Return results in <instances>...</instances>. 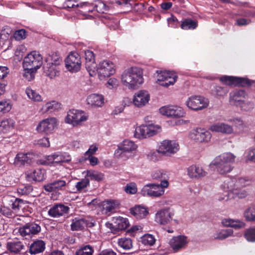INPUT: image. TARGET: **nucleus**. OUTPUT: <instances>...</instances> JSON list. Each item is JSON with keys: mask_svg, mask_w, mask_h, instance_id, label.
Returning <instances> with one entry per match:
<instances>
[{"mask_svg": "<svg viewBox=\"0 0 255 255\" xmlns=\"http://www.w3.org/2000/svg\"><path fill=\"white\" fill-rule=\"evenodd\" d=\"M122 83L130 89H134L143 82L142 71L137 67L126 70L122 75Z\"/></svg>", "mask_w": 255, "mask_h": 255, "instance_id": "f257e3e1", "label": "nucleus"}, {"mask_svg": "<svg viewBox=\"0 0 255 255\" xmlns=\"http://www.w3.org/2000/svg\"><path fill=\"white\" fill-rule=\"evenodd\" d=\"M236 156L231 152L224 153L216 157L212 164L216 167L221 174L231 172L233 169L232 164L235 162Z\"/></svg>", "mask_w": 255, "mask_h": 255, "instance_id": "f03ea898", "label": "nucleus"}, {"mask_svg": "<svg viewBox=\"0 0 255 255\" xmlns=\"http://www.w3.org/2000/svg\"><path fill=\"white\" fill-rule=\"evenodd\" d=\"M230 102L232 105L240 106L241 108L245 111H249L254 108V104L251 102L247 103L249 107H246L245 97L246 93L244 90L235 91L231 92L230 94Z\"/></svg>", "mask_w": 255, "mask_h": 255, "instance_id": "7ed1b4c3", "label": "nucleus"}, {"mask_svg": "<svg viewBox=\"0 0 255 255\" xmlns=\"http://www.w3.org/2000/svg\"><path fill=\"white\" fill-rule=\"evenodd\" d=\"M221 188L226 193V195L224 197L219 199L220 200L228 201L230 199H242L247 197L248 195V192L244 189L238 187H229L223 183L221 186Z\"/></svg>", "mask_w": 255, "mask_h": 255, "instance_id": "20e7f679", "label": "nucleus"}, {"mask_svg": "<svg viewBox=\"0 0 255 255\" xmlns=\"http://www.w3.org/2000/svg\"><path fill=\"white\" fill-rule=\"evenodd\" d=\"M137 145L134 142L129 140H125L118 146V148L115 151V156L124 160L128 158L127 153L134 151Z\"/></svg>", "mask_w": 255, "mask_h": 255, "instance_id": "39448f33", "label": "nucleus"}, {"mask_svg": "<svg viewBox=\"0 0 255 255\" xmlns=\"http://www.w3.org/2000/svg\"><path fill=\"white\" fill-rule=\"evenodd\" d=\"M160 130L158 126L152 124L142 125L136 128L134 136L138 138H145L153 136Z\"/></svg>", "mask_w": 255, "mask_h": 255, "instance_id": "423d86ee", "label": "nucleus"}, {"mask_svg": "<svg viewBox=\"0 0 255 255\" xmlns=\"http://www.w3.org/2000/svg\"><path fill=\"white\" fill-rule=\"evenodd\" d=\"M173 215L174 213L170 209H162L156 213L155 221L160 225H165L171 223L175 225L178 224V221L172 219Z\"/></svg>", "mask_w": 255, "mask_h": 255, "instance_id": "0eeeda50", "label": "nucleus"}, {"mask_svg": "<svg viewBox=\"0 0 255 255\" xmlns=\"http://www.w3.org/2000/svg\"><path fill=\"white\" fill-rule=\"evenodd\" d=\"M43 64V58L38 52L32 51L24 57L23 67H30L37 70Z\"/></svg>", "mask_w": 255, "mask_h": 255, "instance_id": "6e6552de", "label": "nucleus"}, {"mask_svg": "<svg viewBox=\"0 0 255 255\" xmlns=\"http://www.w3.org/2000/svg\"><path fill=\"white\" fill-rule=\"evenodd\" d=\"M88 116L82 111L70 110L67 112L65 122L76 126L87 120Z\"/></svg>", "mask_w": 255, "mask_h": 255, "instance_id": "1a4fd4ad", "label": "nucleus"}, {"mask_svg": "<svg viewBox=\"0 0 255 255\" xmlns=\"http://www.w3.org/2000/svg\"><path fill=\"white\" fill-rule=\"evenodd\" d=\"M41 230L40 223L33 222L26 223L22 227H19L18 232L22 237L27 239L38 234Z\"/></svg>", "mask_w": 255, "mask_h": 255, "instance_id": "9d476101", "label": "nucleus"}, {"mask_svg": "<svg viewBox=\"0 0 255 255\" xmlns=\"http://www.w3.org/2000/svg\"><path fill=\"white\" fill-rule=\"evenodd\" d=\"M207 99L200 96H192L188 98L186 104L187 107L194 111L201 110L208 106Z\"/></svg>", "mask_w": 255, "mask_h": 255, "instance_id": "9b49d317", "label": "nucleus"}, {"mask_svg": "<svg viewBox=\"0 0 255 255\" xmlns=\"http://www.w3.org/2000/svg\"><path fill=\"white\" fill-rule=\"evenodd\" d=\"M65 66L71 72H76L80 70L81 57L77 52H71L65 59Z\"/></svg>", "mask_w": 255, "mask_h": 255, "instance_id": "f8f14e48", "label": "nucleus"}, {"mask_svg": "<svg viewBox=\"0 0 255 255\" xmlns=\"http://www.w3.org/2000/svg\"><path fill=\"white\" fill-rule=\"evenodd\" d=\"M164 188L160 184H149L142 188L140 193L143 196L158 197L164 194Z\"/></svg>", "mask_w": 255, "mask_h": 255, "instance_id": "ddd939ff", "label": "nucleus"}, {"mask_svg": "<svg viewBox=\"0 0 255 255\" xmlns=\"http://www.w3.org/2000/svg\"><path fill=\"white\" fill-rule=\"evenodd\" d=\"M114 64L109 61L105 60L100 62L98 67L96 66V73L99 78L103 79L113 74L115 72Z\"/></svg>", "mask_w": 255, "mask_h": 255, "instance_id": "4468645a", "label": "nucleus"}, {"mask_svg": "<svg viewBox=\"0 0 255 255\" xmlns=\"http://www.w3.org/2000/svg\"><path fill=\"white\" fill-rule=\"evenodd\" d=\"M157 82L161 86L168 87L173 85L177 79V76L167 71H156Z\"/></svg>", "mask_w": 255, "mask_h": 255, "instance_id": "2eb2a0df", "label": "nucleus"}, {"mask_svg": "<svg viewBox=\"0 0 255 255\" xmlns=\"http://www.w3.org/2000/svg\"><path fill=\"white\" fill-rule=\"evenodd\" d=\"M179 150V145L174 141L165 140L161 142L157 151L167 156L174 154Z\"/></svg>", "mask_w": 255, "mask_h": 255, "instance_id": "dca6fc26", "label": "nucleus"}, {"mask_svg": "<svg viewBox=\"0 0 255 255\" xmlns=\"http://www.w3.org/2000/svg\"><path fill=\"white\" fill-rule=\"evenodd\" d=\"M220 81L226 85L244 87L251 85V81L248 79L233 76H223L220 78Z\"/></svg>", "mask_w": 255, "mask_h": 255, "instance_id": "f3484780", "label": "nucleus"}, {"mask_svg": "<svg viewBox=\"0 0 255 255\" xmlns=\"http://www.w3.org/2000/svg\"><path fill=\"white\" fill-rule=\"evenodd\" d=\"M159 112L162 115L172 118H180L185 115L182 108L175 106L162 107L160 108Z\"/></svg>", "mask_w": 255, "mask_h": 255, "instance_id": "a211bd4d", "label": "nucleus"}, {"mask_svg": "<svg viewBox=\"0 0 255 255\" xmlns=\"http://www.w3.org/2000/svg\"><path fill=\"white\" fill-rule=\"evenodd\" d=\"M85 58L86 60L85 67L91 76L96 74V63H95V54L90 50L85 51Z\"/></svg>", "mask_w": 255, "mask_h": 255, "instance_id": "6ab92c4d", "label": "nucleus"}, {"mask_svg": "<svg viewBox=\"0 0 255 255\" xmlns=\"http://www.w3.org/2000/svg\"><path fill=\"white\" fill-rule=\"evenodd\" d=\"M56 125V119L54 118H47L40 122L36 129L40 132H44L47 134L52 132Z\"/></svg>", "mask_w": 255, "mask_h": 255, "instance_id": "aec40b11", "label": "nucleus"}, {"mask_svg": "<svg viewBox=\"0 0 255 255\" xmlns=\"http://www.w3.org/2000/svg\"><path fill=\"white\" fill-rule=\"evenodd\" d=\"M46 159L48 163H61L69 162L71 160V157L68 153L57 152L48 155Z\"/></svg>", "mask_w": 255, "mask_h": 255, "instance_id": "412c9836", "label": "nucleus"}, {"mask_svg": "<svg viewBox=\"0 0 255 255\" xmlns=\"http://www.w3.org/2000/svg\"><path fill=\"white\" fill-rule=\"evenodd\" d=\"M114 222L109 224V227L114 233H117L121 230L127 229L129 226L128 220L127 218L119 217L115 218Z\"/></svg>", "mask_w": 255, "mask_h": 255, "instance_id": "4be33fe9", "label": "nucleus"}, {"mask_svg": "<svg viewBox=\"0 0 255 255\" xmlns=\"http://www.w3.org/2000/svg\"><path fill=\"white\" fill-rule=\"evenodd\" d=\"M192 137L199 142H207L211 137V134L209 131L201 128H196L192 130Z\"/></svg>", "mask_w": 255, "mask_h": 255, "instance_id": "5701e85b", "label": "nucleus"}, {"mask_svg": "<svg viewBox=\"0 0 255 255\" xmlns=\"http://www.w3.org/2000/svg\"><path fill=\"white\" fill-rule=\"evenodd\" d=\"M188 243L187 238L185 236L180 235L173 237L169 241V245L174 252H177L184 248Z\"/></svg>", "mask_w": 255, "mask_h": 255, "instance_id": "b1692460", "label": "nucleus"}, {"mask_svg": "<svg viewBox=\"0 0 255 255\" xmlns=\"http://www.w3.org/2000/svg\"><path fill=\"white\" fill-rule=\"evenodd\" d=\"M70 208L62 204H56L53 205L48 211V214L51 217L58 218L69 213Z\"/></svg>", "mask_w": 255, "mask_h": 255, "instance_id": "393cba45", "label": "nucleus"}, {"mask_svg": "<svg viewBox=\"0 0 255 255\" xmlns=\"http://www.w3.org/2000/svg\"><path fill=\"white\" fill-rule=\"evenodd\" d=\"M12 30L8 26H6L1 29L0 33V45L1 47H6L5 50L9 48L12 40Z\"/></svg>", "mask_w": 255, "mask_h": 255, "instance_id": "a878e982", "label": "nucleus"}, {"mask_svg": "<svg viewBox=\"0 0 255 255\" xmlns=\"http://www.w3.org/2000/svg\"><path fill=\"white\" fill-rule=\"evenodd\" d=\"M150 99V96L146 91H140L135 94L132 102L134 106L137 107H142L148 103Z\"/></svg>", "mask_w": 255, "mask_h": 255, "instance_id": "bb28decb", "label": "nucleus"}, {"mask_svg": "<svg viewBox=\"0 0 255 255\" xmlns=\"http://www.w3.org/2000/svg\"><path fill=\"white\" fill-rule=\"evenodd\" d=\"M225 185L227 186V188L232 187H237L240 188H243L247 186H249L251 181L243 178H228L223 182Z\"/></svg>", "mask_w": 255, "mask_h": 255, "instance_id": "cd10ccee", "label": "nucleus"}, {"mask_svg": "<svg viewBox=\"0 0 255 255\" xmlns=\"http://www.w3.org/2000/svg\"><path fill=\"white\" fill-rule=\"evenodd\" d=\"M45 171L44 169L38 168L33 171H28L26 173V178L28 181L40 182L45 179Z\"/></svg>", "mask_w": 255, "mask_h": 255, "instance_id": "c85d7f7f", "label": "nucleus"}, {"mask_svg": "<svg viewBox=\"0 0 255 255\" xmlns=\"http://www.w3.org/2000/svg\"><path fill=\"white\" fill-rule=\"evenodd\" d=\"M60 65L46 63L43 66L44 72L51 79L58 76L60 74Z\"/></svg>", "mask_w": 255, "mask_h": 255, "instance_id": "c756f323", "label": "nucleus"}, {"mask_svg": "<svg viewBox=\"0 0 255 255\" xmlns=\"http://www.w3.org/2000/svg\"><path fill=\"white\" fill-rule=\"evenodd\" d=\"M66 185V181L58 179L53 182L45 185L44 188L46 191L52 192L58 190H62Z\"/></svg>", "mask_w": 255, "mask_h": 255, "instance_id": "7c9ffc66", "label": "nucleus"}, {"mask_svg": "<svg viewBox=\"0 0 255 255\" xmlns=\"http://www.w3.org/2000/svg\"><path fill=\"white\" fill-rule=\"evenodd\" d=\"M33 155L30 153H18L14 159V164L17 166L29 164L31 162Z\"/></svg>", "mask_w": 255, "mask_h": 255, "instance_id": "2f4dec72", "label": "nucleus"}, {"mask_svg": "<svg viewBox=\"0 0 255 255\" xmlns=\"http://www.w3.org/2000/svg\"><path fill=\"white\" fill-rule=\"evenodd\" d=\"M187 174L190 178H199L206 176L207 172L200 166L191 165L187 168Z\"/></svg>", "mask_w": 255, "mask_h": 255, "instance_id": "473e14b6", "label": "nucleus"}, {"mask_svg": "<svg viewBox=\"0 0 255 255\" xmlns=\"http://www.w3.org/2000/svg\"><path fill=\"white\" fill-rule=\"evenodd\" d=\"M209 129L212 131L231 134L233 132L232 126L223 123H218L210 126Z\"/></svg>", "mask_w": 255, "mask_h": 255, "instance_id": "72a5a7b5", "label": "nucleus"}, {"mask_svg": "<svg viewBox=\"0 0 255 255\" xmlns=\"http://www.w3.org/2000/svg\"><path fill=\"white\" fill-rule=\"evenodd\" d=\"M45 249V243L41 240H36L29 246V253L36 255L42 253Z\"/></svg>", "mask_w": 255, "mask_h": 255, "instance_id": "f704fd0d", "label": "nucleus"}, {"mask_svg": "<svg viewBox=\"0 0 255 255\" xmlns=\"http://www.w3.org/2000/svg\"><path fill=\"white\" fill-rule=\"evenodd\" d=\"M153 179L161 181L160 185L163 187H167L169 183L168 180L169 178L168 174L166 171L157 170L152 174Z\"/></svg>", "mask_w": 255, "mask_h": 255, "instance_id": "c9c22d12", "label": "nucleus"}, {"mask_svg": "<svg viewBox=\"0 0 255 255\" xmlns=\"http://www.w3.org/2000/svg\"><path fill=\"white\" fill-rule=\"evenodd\" d=\"M104 97L101 95L91 94L89 95L86 100L87 104L93 107H101L104 104Z\"/></svg>", "mask_w": 255, "mask_h": 255, "instance_id": "e433bc0d", "label": "nucleus"}, {"mask_svg": "<svg viewBox=\"0 0 255 255\" xmlns=\"http://www.w3.org/2000/svg\"><path fill=\"white\" fill-rule=\"evenodd\" d=\"M61 108V104L55 101H52L46 103L40 109V112L42 114L52 113Z\"/></svg>", "mask_w": 255, "mask_h": 255, "instance_id": "4c0bfd02", "label": "nucleus"}, {"mask_svg": "<svg viewBox=\"0 0 255 255\" xmlns=\"http://www.w3.org/2000/svg\"><path fill=\"white\" fill-rule=\"evenodd\" d=\"M130 213L137 219L144 218L148 214V211L144 207L136 206L130 210Z\"/></svg>", "mask_w": 255, "mask_h": 255, "instance_id": "58836bf2", "label": "nucleus"}, {"mask_svg": "<svg viewBox=\"0 0 255 255\" xmlns=\"http://www.w3.org/2000/svg\"><path fill=\"white\" fill-rule=\"evenodd\" d=\"M6 248L9 252L17 254L24 249V246L20 241H12L7 243Z\"/></svg>", "mask_w": 255, "mask_h": 255, "instance_id": "ea45409f", "label": "nucleus"}, {"mask_svg": "<svg viewBox=\"0 0 255 255\" xmlns=\"http://www.w3.org/2000/svg\"><path fill=\"white\" fill-rule=\"evenodd\" d=\"M222 223L224 226L231 227L235 229H240L245 226V224L243 222L231 219H224L222 220Z\"/></svg>", "mask_w": 255, "mask_h": 255, "instance_id": "a19ab883", "label": "nucleus"}, {"mask_svg": "<svg viewBox=\"0 0 255 255\" xmlns=\"http://www.w3.org/2000/svg\"><path fill=\"white\" fill-rule=\"evenodd\" d=\"M14 122L11 119H5L0 123V132L5 133L13 128Z\"/></svg>", "mask_w": 255, "mask_h": 255, "instance_id": "79ce46f5", "label": "nucleus"}, {"mask_svg": "<svg viewBox=\"0 0 255 255\" xmlns=\"http://www.w3.org/2000/svg\"><path fill=\"white\" fill-rule=\"evenodd\" d=\"M62 60L60 55L55 52H51L45 59L46 63L61 65Z\"/></svg>", "mask_w": 255, "mask_h": 255, "instance_id": "37998d69", "label": "nucleus"}, {"mask_svg": "<svg viewBox=\"0 0 255 255\" xmlns=\"http://www.w3.org/2000/svg\"><path fill=\"white\" fill-rule=\"evenodd\" d=\"M7 202L8 205L11 207L12 212L17 213L20 210V204L22 203V200L19 198L11 199L10 200L5 199Z\"/></svg>", "mask_w": 255, "mask_h": 255, "instance_id": "c03bdc74", "label": "nucleus"}, {"mask_svg": "<svg viewBox=\"0 0 255 255\" xmlns=\"http://www.w3.org/2000/svg\"><path fill=\"white\" fill-rule=\"evenodd\" d=\"M94 248L89 245H84L78 249L75 253L76 255H93Z\"/></svg>", "mask_w": 255, "mask_h": 255, "instance_id": "a18cd8bd", "label": "nucleus"}, {"mask_svg": "<svg viewBox=\"0 0 255 255\" xmlns=\"http://www.w3.org/2000/svg\"><path fill=\"white\" fill-rule=\"evenodd\" d=\"M85 219L83 218H75L71 225L73 231L81 230L85 228Z\"/></svg>", "mask_w": 255, "mask_h": 255, "instance_id": "49530a36", "label": "nucleus"}, {"mask_svg": "<svg viewBox=\"0 0 255 255\" xmlns=\"http://www.w3.org/2000/svg\"><path fill=\"white\" fill-rule=\"evenodd\" d=\"M233 234V231L231 229L221 230L216 234L214 238L216 239L224 240Z\"/></svg>", "mask_w": 255, "mask_h": 255, "instance_id": "de8ad7c7", "label": "nucleus"}, {"mask_svg": "<svg viewBox=\"0 0 255 255\" xmlns=\"http://www.w3.org/2000/svg\"><path fill=\"white\" fill-rule=\"evenodd\" d=\"M198 26L197 21L191 19H186L182 23L181 27L183 29H194Z\"/></svg>", "mask_w": 255, "mask_h": 255, "instance_id": "09e8293b", "label": "nucleus"}, {"mask_svg": "<svg viewBox=\"0 0 255 255\" xmlns=\"http://www.w3.org/2000/svg\"><path fill=\"white\" fill-rule=\"evenodd\" d=\"M25 92L28 97L34 102H41L42 99L41 96L35 91L33 90L30 88L26 89Z\"/></svg>", "mask_w": 255, "mask_h": 255, "instance_id": "8fccbe9b", "label": "nucleus"}, {"mask_svg": "<svg viewBox=\"0 0 255 255\" xmlns=\"http://www.w3.org/2000/svg\"><path fill=\"white\" fill-rule=\"evenodd\" d=\"M244 216L248 221H255V205H252L244 212Z\"/></svg>", "mask_w": 255, "mask_h": 255, "instance_id": "3c124183", "label": "nucleus"}, {"mask_svg": "<svg viewBox=\"0 0 255 255\" xmlns=\"http://www.w3.org/2000/svg\"><path fill=\"white\" fill-rule=\"evenodd\" d=\"M87 176L92 180L97 181H101L104 178V174L95 170H88L87 172Z\"/></svg>", "mask_w": 255, "mask_h": 255, "instance_id": "603ef678", "label": "nucleus"}, {"mask_svg": "<svg viewBox=\"0 0 255 255\" xmlns=\"http://www.w3.org/2000/svg\"><path fill=\"white\" fill-rule=\"evenodd\" d=\"M118 243L119 246L125 250H129L132 247V241L130 238L119 239Z\"/></svg>", "mask_w": 255, "mask_h": 255, "instance_id": "864d4df0", "label": "nucleus"}, {"mask_svg": "<svg viewBox=\"0 0 255 255\" xmlns=\"http://www.w3.org/2000/svg\"><path fill=\"white\" fill-rule=\"evenodd\" d=\"M23 77L28 81L32 80L34 78V74L37 70H34V69L30 67H23Z\"/></svg>", "mask_w": 255, "mask_h": 255, "instance_id": "5fc2aeb1", "label": "nucleus"}, {"mask_svg": "<svg viewBox=\"0 0 255 255\" xmlns=\"http://www.w3.org/2000/svg\"><path fill=\"white\" fill-rule=\"evenodd\" d=\"M89 184L90 181L89 179L85 178L78 182L75 185V187L78 191L82 192L83 191H85V188L89 185Z\"/></svg>", "mask_w": 255, "mask_h": 255, "instance_id": "6e6d98bb", "label": "nucleus"}, {"mask_svg": "<svg viewBox=\"0 0 255 255\" xmlns=\"http://www.w3.org/2000/svg\"><path fill=\"white\" fill-rule=\"evenodd\" d=\"M244 237L249 242H255V228L247 229L244 234Z\"/></svg>", "mask_w": 255, "mask_h": 255, "instance_id": "4d7b16f0", "label": "nucleus"}, {"mask_svg": "<svg viewBox=\"0 0 255 255\" xmlns=\"http://www.w3.org/2000/svg\"><path fill=\"white\" fill-rule=\"evenodd\" d=\"M141 242L144 245L152 246L155 242V239L152 235L146 234L141 238Z\"/></svg>", "mask_w": 255, "mask_h": 255, "instance_id": "13d9d810", "label": "nucleus"}, {"mask_svg": "<svg viewBox=\"0 0 255 255\" xmlns=\"http://www.w3.org/2000/svg\"><path fill=\"white\" fill-rule=\"evenodd\" d=\"M95 9L99 13H104L109 10V7L102 1H98V3L94 5Z\"/></svg>", "mask_w": 255, "mask_h": 255, "instance_id": "bf43d9fd", "label": "nucleus"}, {"mask_svg": "<svg viewBox=\"0 0 255 255\" xmlns=\"http://www.w3.org/2000/svg\"><path fill=\"white\" fill-rule=\"evenodd\" d=\"M103 210L105 212L106 214H108L113 212L115 209V205L114 203L111 201H106L103 204Z\"/></svg>", "mask_w": 255, "mask_h": 255, "instance_id": "052dcab7", "label": "nucleus"}, {"mask_svg": "<svg viewBox=\"0 0 255 255\" xmlns=\"http://www.w3.org/2000/svg\"><path fill=\"white\" fill-rule=\"evenodd\" d=\"M125 191L130 194H134L137 192V189L135 183L133 182L129 183L124 187Z\"/></svg>", "mask_w": 255, "mask_h": 255, "instance_id": "680f3d73", "label": "nucleus"}, {"mask_svg": "<svg viewBox=\"0 0 255 255\" xmlns=\"http://www.w3.org/2000/svg\"><path fill=\"white\" fill-rule=\"evenodd\" d=\"M228 92V90L227 88L220 86H216L212 90V93L219 96H223L227 94Z\"/></svg>", "mask_w": 255, "mask_h": 255, "instance_id": "e2e57ef3", "label": "nucleus"}, {"mask_svg": "<svg viewBox=\"0 0 255 255\" xmlns=\"http://www.w3.org/2000/svg\"><path fill=\"white\" fill-rule=\"evenodd\" d=\"M27 32L24 29H19L15 31L13 35V37L16 40H20L26 38Z\"/></svg>", "mask_w": 255, "mask_h": 255, "instance_id": "0e129e2a", "label": "nucleus"}, {"mask_svg": "<svg viewBox=\"0 0 255 255\" xmlns=\"http://www.w3.org/2000/svg\"><path fill=\"white\" fill-rule=\"evenodd\" d=\"M11 108L9 103L6 101L0 102V113H5L9 112Z\"/></svg>", "mask_w": 255, "mask_h": 255, "instance_id": "69168bd1", "label": "nucleus"}, {"mask_svg": "<svg viewBox=\"0 0 255 255\" xmlns=\"http://www.w3.org/2000/svg\"><path fill=\"white\" fill-rule=\"evenodd\" d=\"M246 158L247 161L255 163V148L249 149L246 152Z\"/></svg>", "mask_w": 255, "mask_h": 255, "instance_id": "338daca9", "label": "nucleus"}, {"mask_svg": "<svg viewBox=\"0 0 255 255\" xmlns=\"http://www.w3.org/2000/svg\"><path fill=\"white\" fill-rule=\"evenodd\" d=\"M12 211L9 207L3 205L0 208V213L3 215L10 218L12 216Z\"/></svg>", "mask_w": 255, "mask_h": 255, "instance_id": "774afa93", "label": "nucleus"}]
</instances>
